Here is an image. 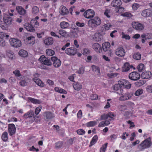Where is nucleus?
Returning <instances> with one entry per match:
<instances>
[{
  "label": "nucleus",
  "mask_w": 152,
  "mask_h": 152,
  "mask_svg": "<svg viewBox=\"0 0 152 152\" xmlns=\"http://www.w3.org/2000/svg\"><path fill=\"white\" fill-rule=\"evenodd\" d=\"M151 138L148 137L140 145V149L142 150L145 148H148L151 146Z\"/></svg>",
  "instance_id": "f257e3e1"
},
{
  "label": "nucleus",
  "mask_w": 152,
  "mask_h": 152,
  "mask_svg": "<svg viewBox=\"0 0 152 152\" xmlns=\"http://www.w3.org/2000/svg\"><path fill=\"white\" fill-rule=\"evenodd\" d=\"M76 25L80 27H83L84 26V23H80V22L77 21L76 22Z\"/></svg>",
  "instance_id": "0e129e2a"
},
{
  "label": "nucleus",
  "mask_w": 152,
  "mask_h": 152,
  "mask_svg": "<svg viewBox=\"0 0 152 152\" xmlns=\"http://www.w3.org/2000/svg\"><path fill=\"white\" fill-rule=\"evenodd\" d=\"M94 24L97 25H99L100 24V20L98 17H96L94 19L90 20L88 22L89 26H91V24Z\"/></svg>",
  "instance_id": "9d476101"
},
{
  "label": "nucleus",
  "mask_w": 152,
  "mask_h": 152,
  "mask_svg": "<svg viewBox=\"0 0 152 152\" xmlns=\"http://www.w3.org/2000/svg\"><path fill=\"white\" fill-rule=\"evenodd\" d=\"M54 89L56 91L60 93L64 94H66L67 93V92L64 89L59 88L58 87H55Z\"/></svg>",
  "instance_id": "c756f323"
},
{
  "label": "nucleus",
  "mask_w": 152,
  "mask_h": 152,
  "mask_svg": "<svg viewBox=\"0 0 152 152\" xmlns=\"http://www.w3.org/2000/svg\"><path fill=\"white\" fill-rule=\"evenodd\" d=\"M46 53L47 55L49 56H52L55 54V52L54 50L50 49H47L46 51Z\"/></svg>",
  "instance_id": "58836bf2"
},
{
  "label": "nucleus",
  "mask_w": 152,
  "mask_h": 152,
  "mask_svg": "<svg viewBox=\"0 0 152 152\" xmlns=\"http://www.w3.org/2000/svg\"><path fill=\"white\" fill-rule=\"evenodd\" d=\"M7 55L9 58L11 59H12L14 57L13 52L11 50H6Z\"/></svg>",
  "instance_id": "72a5a7b5"
},
{
  "label": "nucleus",
  "mask_w": 152,
  "mask_h": 152,
  "mask_svg": "<svg viewBox=\"0 0 152 152\" xmlns=\"http://www.w3.org/2000/svg\"><path fill=\"white\" fill-rule=\"evenodd\" d=\"M44 42L47 45H52L53 42V40L52 37H48L44 40Z\"/></svg>",
  "instance_id": "4be33fe9"
},
{
  "label": "nucleus",
  "mask_w": 152,
  "mask_h": 152,
  "mask_svg": "<svg viewBox=\"0 0 152 152\" xmlns=\"http://www.w3.org/2000/svg\"><path fill=\"white\" fill-rule=\"evenodd\" d=\"M93 48L98 53H100L102 52L101 46L98 43H94Z\"/></svg>",
  "instance_id": "2eb2a0df"
},
{
  "label": "nucleus",
  "mask_w": 152,
  "mask_h": 152,
  "mask_svg": "<svg viewBox=\"0 0 152 152\" xmlns=\"http://www.w3.org/2000/svg\"><path fill=\"white\" fill-rule=\"evenodd\" d=\"M113 89L115 91H117V93L119 94H121L123 90L120 87L119 85L118 84H115L113 87Z\"/></svg>",
  "instance_id": "a211bd4d"
},
{
  "label": "nucleus",
  "mask_w": 152,
  "mask_h": 152,
  "mask_svg": "<svg viewBox=\"0 0 152 152\" xmlns=\"http://www.w3.org/2000/svg\"><path fill=\"white\" fill-rule=\"evenodd\" d=\"M77 52V50L74 47H71L65 50L66 53L69 55H74Z\"/></svg>",
  "instance_id": "9b49d317"
},
{
  "label": "nucleus",
  "mask_w": 152,
  "mask_h": 152,
  "mask_svg": "<svg viewBox=\"0 0 152 152\" xmlns=\"http://www.w3.org/2000/svg\"><path fill=\"white\" fill-rule=\"evenodd\" d=\"M137 68L139 72H142L145 69V67L143 64H140L137 66Z\"/></svg>",
  "instance_id": "a19ab883"
},
{
  "label": "nucleus",
  "mask_w": 152,
  "mask_h": 152,
  "mask_svg": "<svg viewBox=\"0 0 152 152\" xmlns=\"http://www.w3.org/2000/svg\"><path fill=\"white\" fill-rule=\"evenodd\" d=\"M132 66H130L129 63L127 62L124 64V66L122 68V71L123 72H127L129 71L131 68H132Z\"/></svg>",
  "instance_id": "6ab92c4d"
},
{
  "label": "nucleus",
  "mask_w": 152,
  "mask_h": 152,
  "mask_svg": "<svg viewBox=\"0 0 152 152\" xmlns=\"http://www.w3.org/2000/svg\"><path fill=\"white\" fill-rule=\"evenodd\" d=\"M63 144L62 142H58L55 144V147L57 149H59L62 147Z\"/></svg>",
  "instance_id": "09e8293b"
},
{
  "label": "nucleus",
  "mask_w": 152,
  "mask_h": 152,
  "mask_svg": "<svg viewBox=\"0 0 152 152\" xmlns=\"http://www.w3.org/2000/svg\"><path fill=\"white\" fill-rule=\"evenodd\" d=\"M16 130L15 125L13 124L8 125V131L10 134L12 136L15 133Z\"/></svg>",
  "instance_id": "f8f14e48"
},
{
  "label": "nucleus",
  "mask_w": 152,
  "mask_h": 152,
  "mask_svg": "<svg viewBox=\"0 0 152 152\" xmlns=\"http://www.w3.org/2000/svg\"><path fill=\"white\" fill-rule=\"evenodd\" d=\"M98 137L97 135L94 136L92 138L91 141L89 146H91L94 145L97 141Z\"/></svg>",
  "instance_id": "c9c22d12"
},
{
  "label": "nucleus",
  "mask_w": 152,
  "mask_h": 152,
  "mask_svg": "<svg viewBox=\"0 0 152 152\" xmlns=\"http://www.w3.org/2000/svg\"><path fill=\"white\" fill-rule=\"evenodd\" d=\"M31 23H34V27L36 28H37L39 26V23L38 21L35 20H32L31 22Z\"/></svg>",
  "instance_id": "603ef678"
},
{
  "label": "nucleus",
  "mask_w": 152,
  "mask_h": 152,
  "mask_svg": "<svg viewBox=\"0 0 152 152\" xmlns=\"http://www.w3.org/2000/svg\"><path fill=\"white\" fill-rule=\"evenodd\" d=\"M42 108V107L39 106V107H37L36 108L35 113L36 115H37L39 113V112L41 110Z\"/></svg>",
  "instance_id": "4d7b16f0"
},
{
  "label": "nucleus",
  "mask_w": 152,
  "mask_h": 152,
  "mask_svg": "<svg viewBox=\"0 0 152 152\" xmlns=\"http://www.w3.org/2000/svg\"><path fill=\"white\" fill-rule=\"evenodd\" d=\"M39 11V8L37 6H34L32 8V13L34 14H36L38 13Z\"/></svg>",
  "instance_id": "de8ad7c7"
},
{
  "label": "nucleus",
  "mask_w": 152,
  "mask_h": 152,
  "mask_svg": "<svg viewBox=\"0 0 152 152\" xmlns=\"http://www.w3.org/2000/svg\"><path fill=\"white\" fill-rule=\"evenodd\" d=\"M102 37V35L100 33H96L95 34L93 39L95 40L99 41L101 40Z\"/></svg>",
  "instance_id": "c85d7f7f"
},
{
  "label": "nucleus",
  "mask_w": 152,
  "mask_h": 152,
  "mask_svg": "<svg viewBox=\"0 0 152 152\" xmlns=\"http://www.w3.org/2000/svg\"><path fill=\"white\" fill-rule=\"evenodd\" d=\"M132 26L133 28L137 30H141L144 28L143 25L138 22H132Z\"/></svg>",
  "instance_id": "1a4fd4ad"
},
{
  "label": "nucleus",
  "mask_w": 152,
  "mask_h": 152,
  "mask_svg": "<svg viewBox=\"0 0 152 152\" xmlns=\"http://www.w3.org/2000/svg\"><path fill=\"white\" fill-rule=\"evenodd\" d=\"M60 26L62 29H65L68 28L69 26V24L65 21L61 22L60 24Z\"/></svg>",
  "instance_id": "cd10ccee"
},
{
  "label": "nucleus",
  "mask_w": 152,
  "mask_h": 152,
  "mask_svg": "<svg viewBox=\"0 0 152 152\" xmlns=\"http://www.w3.org/2000/svg\"><path fill=\"white\" fill-rule=\"evenodd\" d=\"M144 84L145 83L143 80H139L135 83V85L137 87L141 86Z\"/></svg>",
  "instance_id": "ea45409f"
},
{
  "label": "nucleus",
  "mask_w": 152,
  "mask_h": 152,
  "mask_svg": "<svg viewBox=\"0 0 152 152\" xmlns=\"http://www.w3.org/2000/svg\"><path fill=\"white\" fill-rule=\"evenodd\" d=\"M60 12L61 15H63L67 14L69 12L68 10L64 6L62 8L60 9Z\"/></svg>",
  "instance_id": "393cba45"
},
{
  "label": "nucleus",
  "mask_w": 152,
  "mask_h": 152,
  "mask_svg": "<svg viewBox=\"0 0 152 152\" xmlns=\"http://www.w3.org/2000/svg\"><path fill=\"white\" fill-rule=\"evenodd\" d=\"M3 20L4 23L7 25H10L12 21V18L10 17L3 18Z\"/></svg>",
  "instance_id": "b1692460"
},
{
  "label": "nucleus",
  "mask_w": 152,
  "mask_h": 152,
  "mask_svg": "<svg viewBox=\"0 0 152 152\" xmlns=\"http://www.w3.org/2000/svg\"><path fill=\"white\" fill-rule=\"evenodd\" d=\"M51 61L53 62V64L56 67H59L61 64V62L59 59H58L56 56L52 57L51 58Z\"/></svg>",
  "instance_id": "6e6552de"
},
{
  "label": "nucleus",
  "mask_w": 152,
  "mask_h": 152,
  "mask_svg": "<svg viewBox=\"0 0 152 152\" xmlns=\"http://www.w3.org/2000/svg\"><path fill=\"white\" fill-rule=\"evenodd\" d=\"M32 24L26 23L24 24V26L27 31L30 32H34L35 31V30L34 28L32 26Z\"/></svg>",
  "instance_id": "4468645a"
},
{
  "label": "nucleus",
  "mask_w": 152,
  "mask_h": 152,
  "mask_svg": "<svg viewBox=\"0 0 152 152\" xmlns=\"http://www.w3.org/2000/svg\"><path fill=\"white\" fill-rule=\"evenodd\" d=\"M8 134L7 132H4L1 136V139L4 141H6L8 140Z\"/></svg>",
  "instance_id": "4c0bfd02"
},
{
  "label": "nucleus",
  "mask_w": 152,
  "mask_h": 152,
  "mask_svg": "<svg viewBox=\"0 0 152 152\" xmlns=\"http://www.w3.org/2000/svg\"><path fill=\"white\" fill-rule=\"evenodd\" d=\"M122 15L123 16L126 17L128 18H130L132 16L131 14L128 12H126L123 14Z\"/></svg>",
  "instance_id": "bf43d9fd"
},
{
  "label": "nucleus",
  "mask_w": 152,
  "mask_h": 152,
  "mask_svg": "<svg viewBox=\"0 0 152 152\" xmlns=\"http://www.w3.org/2000/svg\"><path fill=\"white\" fill-rule=\"evenodd\" d=\"M125 82L124 83V87L127 88H130L131 86V84L130 83H129L127 80H125Z\"/></svg>",
  "instance_id": "a18cd8bd"
},
{
  "label": "nucleus",
  "mask_w": 152,
  "mask_h": 152,
  "mask_svg": "<svg viewBox=\"0 0 152 152\" xmlns=\"http://www.w3.org/2000/svg\"><path fill=\"white\" fill-rule=\"evenodd\" d=\"M98 98V96L96 94H93L91 96V99L92 100H96Z\"/></svg>",
  "instance_id": "e2e57ef3"
},
{
  "label": "nucleus",
  "mask_w": 152,
  "mask_h": 152,
  "mask_svg": "<svg viewBox=\"0 0 152 152\" xmlns=\"http://www.w3.org/2000/svg\"><path fill=\"white\" fill-rule=\"evenodd\" d=\"M77 134L79 135H82L85 133V131L83 129H79L76 131Z\"/></svg>",
  "instance_id": "864d4df0"
},
{
  "label": "nucleus",
  "mask_w": 152,
  "mask_h": 152,
  "mask_svg": "<svg viewBox=\"0 0 152 152\" xmlns=\"http://www.w3.org/2000/svg\"><path fill=\"white\" fill-rule=\"evenodd\" d=\"M10 43L11 45L14 47L18 48L21 46V42L18 39H11L10 40Z\"/></svg>",
  "instance_id": "7ed1b4c3"
},
{
  "label": "nucleus",
  "mask_w": 152,
  "mask_h": 152,
  "mask_svg": "<svg viewBox=\"0 0 152 152\" xmlns=\"http://www.w3.org/2000/svg\"><path fill=\"white\" fill-rule=\"evenodd\" d=\"M33 80L38 86L41 87L44 86V84L40 79L36 77L33 78Z\"/></svg>",
  "instance_id": "412c9836"
},
{
  "label": "nucleus",
  "mask_w": 152,
  "mask_h": 152,
  "mask_svg": "<svg viewBox=\"0 0 152 152\" xmlns=\"http://www.w3.org/2000/svg\"><path fill=\"white\" fill-rule=\"evenodd\" d=\"M122 34L123 35V36L122 37V38H125L126 39H129L130 38V37H129L128 35H125L123 32H122Z\"/></svg>",
  "instance_id": "680f3d73"
},
{
  "label": "nucleus",
  "mask_w": 152,
  "mask_h": 152,
  "mask_svg": "<svg viewBox=\"0 0 152 152\" xmlns=\"http://www.w3.org/2000/svg\"><path fill=\"white\" fill-rule=\"evenodd\" d=\"M40 61L43 64L47 66H50L52 64L50 59H48L44 56H42L39 58Z\"/></svg>",
  "instance_id": "39448f33"
},
{
  "label": "nucleus",
  "mask_w": 152,
  "mask_h": 152,
  "mask_svg": "<svg viewBox=\"0 0 152 152\" xmlns=\"http://www.w3.org/2000/svg\"><path fill=\"white\" fill-rule=\"evenodd\" d=\"M16 10L21 15H24L26 13V10L20 6H17Z\"/></svg>",
  "instance_id": "dca6fc26"
},
{
  "label": "nucleus",
  "mask_w": 152,
  "mask_h": 152,
  "mask_svg": "<svg viewBox=\"0 0 152 152\" xmlns=\"http://www.w3.org/2000/svg\"><path fill=\"white\" fill-rule=\"evenodd\" d=\"M108 118V114H104L101 116V119L104 120L107 119Z\"/></svg>",
  "instance_id": "6e6d98bb"
},
{
  "label": "nucleus",
  "mask_w": 152,
  "mask_h": 152,
  "mask_svg": "<svg viewBox=\"0 0 152 152\" xmlns=\"http://www.w3.org/2000/svg\"><path fill=\"white\" fill-rule=\"evenodd\" d=\"M97 122L96 121H90L86 124V126L88 127L94 126L97 124Z\"/></svg>",
  "instance_id": "f704fd0d"
},
{
  "label": "nucleus",
  "mask_w": 152,
  "mask_h": 152,
  "mask_svg": "<svg viewBox=\"0 0 152 152\" xmlns=\"http://www.w3.org/2000/svg\"><path fill=\"white\" fill-rule=\"evenodd\" d=\"M5 45V42L3 39H0V46L3 47Z\"/></svg>",
  "instance_id": "774afa93"
},
{
  "label": "nucleus",
  "mask_w": 152,
  "mask_h": 152,
  "mask_svg": "<svg viewBox=\"0 0 152 152\" xmlns=\"http://www.w3.org/2000/svg\"><path fill=\"white\" fill-rule=\"evenodd\" d=\"M70 36L72 38H75L78 37V35L76 31H72L70 33Z\"/></svg>",
  "instance_id": "79ce46f5"
},
{
  "label": "nucleus",
  "mask_w": 152,
  "mask_h": 152,
  "mask_svg": "<svg viewBox=\"0 0 152 152\" xmlns=\"http://www.w3.org/2000/svg\"><path fill=\"white\" fill-rule=\"evenodd\" d=\"M26 40H27L28 41H31V42H29V44L33 45L35 43L34 37H27L26 38Z\"/></svg>",
  "instance_id": "e433bc0d"
},
{
  "label": "nucleus",
  "mask_w": 152,
  "mask_h": 152,
  "mask_svg": "<svg viewBox=\"0 0 152 152\" xmlns=\"http://www.w3.org/2000/svg\"><path fill=\"white\" fill-rule=\"evenodd\" d=\"M90 51L88 49L85 48L83 50V54L84 55H86L89 54Z\"/></svg>",
  "instance_id": "69168bd1"
},
{
  "label": "nucleus",
  "mask_w": 152,
  "mask_h": 152,
  "mask_svg": "<svg viewBox=\"0 0 152 152\" xmlns=\"http://www.w3.org/2000/svg\"><path fill=\"white\" fill-rule=\"evenodd\" d=\"M143 93V90L142 89H138L135 93L134 95L136 96H139Z\"/></svg>",
  "instance_id": "49530a36"
},
{
  "label": "nucleus",
  "mask_w": 152,
  "mask_h": 152,
  "mask_svg": "<svg viewBox=\"0 0 152 152\" xmlns=\"http://www.w3.org/2000/svg\"><path fill=\"white\" fill-rule=\"evenodd\" d=\"M146 90L149 93H152V85H151L148 86L147 87Z\"/></svg>",
  "instance_id": "052dcab7"
},
{
  "label": "nucleus",
  "mask_w": 152,
  "mask_h": 152,
  "mask_svg": "<svg viewBox=\"0 0 152 152\" xmlns=\"http://www.w3.org/2000/svg\"><path fill=\"white\" fill-rule=\"evenodd\" d=\"M139 7V5L137 3L134 4L132 6L133 9L135 10H137Z\"/></svg>",
  "instance_id": "5fc2aeb1"
},
{
  "label": "nucleus",
  "mask_w": 152,
  "mask_h": 152,
  "mask_svg": "<svg viewBox=\"0 0 152 152\" xmlns=\"http://www.w3.org/2000/svg\"><path fill=\"white\" fill-rule=\"evenodd\" d=\"M28 99L31 102L34 104H39L41 103L40 101L39 100L30 97L28 98Z\"/></svg>",
  "instance_id": "37998d69"
},
{
  "label": "nucleus",
  "mask_w": 152,
  "mask_h": 152,
  "mask_svg": "<svg viewBox=\"0 0 152 152\" xmlns=\"http://www.w3.org/2000/svg\"><path fill=\"white\" fill-rule=\"evenodd\" d=\"M125 82V80H119V81H118V84L119 85V86L120 87H124V83Z\"/></svg>",
  "instance_id": "3c124183"
},
{
  "label": "nucleus",
  "mask_w": 152,
  "mask_h": 152,
  "mask_svg": "<svg viewBox=\"0 0 152 152\" xmlns=\"http://www.w3.org/2000/svg\"><path fill=\"white\" fill-rule=\"evenodd\" d=\"M18 53L20 56L23 57H26L27 55V51L23 50H20L19 51Z\"/></svg>",
  "instance_id": "473e14b6"
},
{
  "label": "nucleus",
  "mask_w": 152,
  "mask_h": 152,
  "mask_svg": "<svg viewBox=\"0 0 152 152\" xmlns=\"http://www.w3.org/2000/svg\"><path fill=\"white\" fill-rule=\"evenodd\" d=\"M13 73L15 74L16 76L20 77L21 76L20 71L18 70H16L15 71H13Z\"/></svg>",
  "instance_id": "13d9d810"
},
{
  "label": "nucleus",
  "mask_w": 152,
  "mask_h": 152,
  "mask_svg": "<svg viewBox=\"0 0 152 152\" xmlns=\"http://www.w3.org/2000/svg\"><path fill=\"white\" fill-rule=\"evenodd\" d=\"M83 15L87 18H91L95 15V12L93 10L90 9L85 12Z\"/></svg>",
  "instance_id": "423d86ee"
},
{
  "label": "nucleus",
  "mask_w": 152,
  "mask_h": 152,
  "mask_svg": "<svg viewBox=\"0 0 152 152\" xmlns=\"http://www.w3.org/2000/svg\"><path fill=\"white\" fill-rule=\"evenodd\" d=\"M110 43L108 42H105L102 45V48L104 52H106L110 49Z\"/></svg>",
  "instance_id": "5701e85b"
},
{
  "label": "nucleus",
  "mask_w": 152,
  "mask_h": 152,
  "mask_svg": "<svg viewBox=\"0 0 152 152\" xmlns=\"http://www.w3.org/2000/svg\"><path fill=\"white\" fill-rule=\"evenodd\" d=\"M125 50L121 47L118 48L116 50L115 54L119 57H124L125 54Z\"/></svg>",
  "instance_id": "0eeeda50"
},
{
  "label": "nucleus",
  "mask_w": 152,
  "mask_h": 152,
  "mask_svg": "<svg viewBox=\"0 0 152 152\" xmlns=\"http://www.w3.org/2000/svg\"><path fill=\"white\" fill-rule=\"evenodd\" d=\"M73 87L75 90L79 91L82 88V86L78 82H75L73 84Z\"/></svg>",
  "instance_id": "bb28decb"
},
{
  "label": "nucleus",
  "mask_w": 152,
  "mask_h": 152,
  "mask_svg": "<svg viewBox=\"0 0 152 152\" xmlns=\"http://www.w3.org/2000/svg\"><path fill=\"white\" fill-rule=\"evenodd\" d=\"M59 34L63 37H65L67 35V32L63 30H60L59 31Z\"/></svg>",
  "instance_id": "c03bdc74"
},
{
  "label": "nucleus",
  "mask_w": 152,
  "mask_h": 152,
  "mask_svg": "<svg viewBox=\"0 0 152 152\" xmlns=\"http://www.w3.org/2000/svg\"><path fill=\"white\" fill-rule=\"evenodd\" d=\"M107 144V143H106L104 145H102V147L100 148V152H105Z\"/></svg>",
  "instance_id": "8fccbe9b"
},
{
  "label": "nucleus",
  "mask_w": 152,
  "mask_h": 152,
  "mask_svg": "<svg viewBox=\"0 0 152 152\" xmlns=\"http://www.w3.org/2000/svg\"><path fill=\"white\" fill-rule=\"evenodd\" d=\"M129 78L133 80H137L140 78V74L134 72L130 73L129 76Z\"/></svg>",
  "instance_id": "20e7f679"
},
{
  "label": "nucleus",
  "mask_w": 152,
  "mask_h": 152,
  "mask_svg": "<svg viewBox=\"0 0 152 152\" xmlns=\"http://www.w3.org/2000/svg\"><path fill=\"white\" fill-rule=\"evenodd\" d=\"M141 55L139 52L135 53L133 55V58L134 59L139 60L141 59Z\"/></svg>",
  "instance_id": "2f4dec72"
},
{
  "label": "nucleus",
  "mask_w": 152,
  "mask_h": 152,
  "mask_svg": "<svg viewBox=\"0 0 152 152\" xmlns=\"http://www.w3.org/2000/svg\"><path fill=\"white\" fill-rule=\"evenodd\" d=\"M43 115L48 120L54 117L53 113L47 111L45 112L44 113Z\"/></svg>",
  "instance_id": "aec40b11"
},
{
  "label": "nucleus",
  "mask_w": 152,
  "mask_h": 152,
  "mask_svg": "<svg viewBox=\"0 0 152 152\" xmlns=\"http://www.w3.org/2000/svg\"><path fill=\"white\" fill-rule=\"evenodd\" d=\"M34 115V111L32 110H30L25 114L23 115V117L26 118H27L32 117Z\"/></svg>",
  "instance_id": "a878e982"
},
{
  "label": "nucleus",
  "mask_w": 152,
  "mask_h": 152,
  "mask_svg": "<svg viewBox=\"0 0 152 152\" xmlns=\"http://www.w3.org/2000/svg\"><path fill=\"white\" fill-rule=\"evenodd\" d=\"M9 37V35L2 32H0V39H7Z\"/></svg>",
  "instance_id": "7c9ffc66"
},
{
  "label": "nucleus",
  "mask_w": 152,
  "mask_h": 152,
  "mask_svg": "<svg viewBox=\"0 0 152 152\" xmlns=\"http://www.w3.org/2000/svg\"><path fill=\"white\" fill-rule=\"evenodd\" d=\"M121 4L122 2L121 0H113L111 3V6L113 7L118 8V10L116 11L117 12L121 11L124 10L123 7H120Z\"/></svg>",
  "instance_id": "f03ea898"
},
{
  "label": "nucleus",
  "mask_w": 152,
  "mask_h": 152,
  "mask_svg": "<svg viewBox=\"0 0 152 152\" xmlns=\"http://www.w3.org/2000/svg\"><path fill=\"white\" fill-rule=\"evenodd\" d=\"M131 97V96L129 94H122V96H121L119 98V100L121 101H125L127 100Z\"/></svg>",
  "instance_id": "f3484780"
},
{
  "label": "nucleus",
  "mask_w": 152,
  "mask_h": 152,
  "mask_svg": "<svg viewBox=\"0 0 152 152\" xmlns=\"http://www.w3.org/2000/svg\"><path fill=\"white\" fill-rule=\"evenodd\" d=\"M141 15L143 16L147 17L152 16V10L150 9H147L142 11Z\"/></svg>",
  "instance_id": "ddd939ff"
},
{
  "label": "nucleus",
  "mask_w": 152,
  "mask_h": 152,
  "mask_svg": "<svg viewBox=\"0 0 152 152\" xmlns=\"http://www.w3.org/2000/svg\"><path fill=\"white\" fill-rule=\"evenodd\" d=\"M20 84L22 86H23L26 85L27 83L24 80H22L20 82Z\"/></svg>",
  "instance_id": "338daca9"
}]
</instances>
